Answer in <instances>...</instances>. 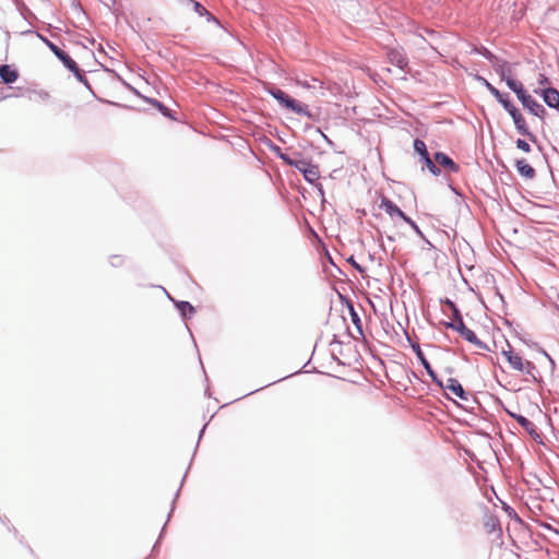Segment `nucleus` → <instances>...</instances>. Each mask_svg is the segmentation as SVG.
Instances as JSON below:
<instances>
[{
  "instance_id": "obj_30",
  "label": "nucleus",
  "mask_w": 559,
  "mask_h": 559,
  "mask_svg": "<svg viewBox=\"0 0 559 559\" xmlns=\"http://www.w3.org/2000/svg\"><path fill=\"white\" fill-rule=\"evenodd\" d=\"M350 262H352V264L354 265V267H355L356 270H358L359 272H364V270L360 267V265H359V264H357V263L353 260V258L350 259Z\"/></svg>"
},
{
  "instance_id": "obj_4",
  "label": "nucleus",
  "mask_w": 559,
  "mask_h": 559,
  "mask_svg": "<svg viewBox=\"0 0 559 559\" xmlns=\"http://www.w3.org/2000/svg\"><path fill=\"white\" fill-rule=\"evenodd\" d=\"M275 152L278 157L282 158L286 164L294 166L302 175H314L313 170L309 168V163L301 158L299 153H283L280 147H275Z\"/></svg>"
},
{
  "instance_id": "obj_31",
  "label": "nucleus",
  "mask_w": 559,
  "mask_h": 559,
  "mask_svg": "<svg viewBox=\"0 0 559 559\" xmlns=\"http://www.w3.org/2000/svg\"><path fill=\"white\" fill-rule=\"evenodd\" d=\"M155 104H157V106L159 107L160 110H164L166 109L164 105L159 104L158 102L155 100Z\"/></svg>"
},
{
  "instance_id": "obj_29",
  "label": "nucleus",
  "mask_w": 559,
  "mask_h": 559,
  "mask_svg": "<svg viewBox=\"0 0 559 559\" xmlns=\"http://www.w3.org/2000/svg\"><path fill=\"white\" fill-rule=\"evenodd\" d=\"M305 178H306L310 183H312V185H316V186H317V185H318V183H317V180H318L320 177H309V176H306Z\"/></svg>"
},
{
  "instance_id": "obj_15",
  "label": "nucleus",
  "mask_w": 559,
  "mask_h": 559,
  "mask_svg": "<svg viewBox=\"0 0 559 559\" xmlns=\"http://www.w3.org/2000/svg\"><path fill=\"white\" fill-rule=\"evenodd\" d=\"M518 424L535 440H539L540 436L537 432L535 425L522 415L511 414Z\"/></svg>"
},
{
  "instance_id": "obj_20",
  "label": "nucleus",
  "mask_w": 559,
  "mask_h": 559,
  "mask_svg": "<svg viewBox=\"0 0 559 559\" xmlns=\"http://www.w3.org/2000/svg\"><path fill=\"white\" fill-rule=\"evenodd\" d=\"M298 85L305 87V88H314L316 87V84L318 83L320 86L322 85V83L312 78L310 81H301V80H297L296 81Z\"/></svg>"
},
{
  "instance_id": "obj_12",
  "label": "nucleus",
  "mask_w": 559,
  "mask_h": 559,
  "mask_svg": "<svg viewBox=\"0 0 559 559\" xmlns=\"http://www.w3.org/2000/svg\"><path fill=\"white\" fill-rule=\"evenodd\" d=\"M484 85L487 87L489 93L501 104L503 109L508 111L513 103L510 100L508 94L501 93L498 88H496L492 84H490L486 79H481Z\"/></svg>"
},
{
  "instance_id": "obj_14",
  "label": "nucleus",
  "mask_w": 559,
  "mask_h": 559,
  "mask_svg": "<svg viewBox=\"0 0 559 559\" xmlns=\"http://www.w3.org/2000/svg\"><path fill=\"white\" fill-rule=\"evenodd\" d=\"M388 59L390 63L396 66L399 69L405 71L408 66V60L401 49H390L388 51Z\"/></svg>"
},
{
  "instance_id": "obj_25",
  "label": "nucleus",
  "mask_w": 559,
  "mask_h": 559,
  "mask_svg": "<svg viewBox=\"0 0 559 559\" xmlns=\"http://www.w3.org/2000/svg\"><path fill=\"white\" fill-rule=\"evenodd\" d=\"M491 63V66L493 67V69H498L500 66L503 67V63L506 62L504 60H501L500 58H498L496 55H495V60H490L489 61Z\"/></svg>"
},
{
  "instance_id": "obj_8",
  "label": "nucleus",
  "mask_w": 559,
  "mask_h": 559,
  "mask_svg": "<svg viewBox=\"0 0 559 559\" xmlns=\"http://www.w3.org/2000/svg\"><path fill=\"white\" fill-rule=\"evenodd\" d=\"M411 347L414 350V353L416 354V356L419 359L420 364L426 369V371L429 374V377L431 378V380L435 383H437L438 385H442V380H440L438 378V376L436 374V372L432 370V368H431L430 364L428 362V360L426 359V357H425V355H424L419 344L418 343H412Z\"/></svg>"
},
{
  "instance_id": "obj_9",
  "label": "nucleus",
  "mask_w": 559,
  "mask_h": 559,
  "mask_svg": "<svg viewBox=\"0 0 559 559\" xmlns=\"http://www.w3.org/2000/svg\"><path fill=\"white\" fill-rule=\"evenodd\" d=\"M432 162L436 163L437 168H439V166L443 167L444 170L449 173L460 171L459 165L451 157H449L447 154L442 152H437L433 156Z\"/></svg>"
},
{
  "instance_id": "obj_27",
  "label": "nucleus",
  "mask_w": 559,
  "mask_h": 559,
  "mask_svg": "<svg viewBox=\"0 0 559 559\" xmlns=\"http://www.w3.org/2000/svg\"><path fill=\"white\" fill-rule=\"evenodd\" d=\"M110 263L112 266H119L122 263V258L120 255H114L110 259Z\"/></svg>"
},
{
  "instance_id": "obj_2",
  "label": "nucleus",
  "mask_w": 559,
  "mask_h": 559,
  "mask_svg": "<svg viewBox=\"0 0 559 559\" xmlns=\"http://www.w3.org/2000/svg\"><path fill=\"white\" fill-rule=\"evenodd\" d=\"M45 43L49 47V49L53 52V55L63 63V66L71 71L75 78L83 83L88 90L91 88V85L84 75L83 71L79 68L76 62L62 49H60L57 45L49 41L48 39H45Z\"/></svg>"
},
{
  "instance_id": "obj_26",
  "label": "nucleus",
  "mask_w": 559,
  "mask_h": 559,
  "mask_svg": "<svg viewBox=\"0 0 559 559\" xmlns=\"http://www.w3.org/2000/svg\"><path fill=\"white\" fill-rule=\"evenodd\" d=\"M194 10L195 12H198L200 15H203V14H207V10L199 2H194Z\"/></svg>"
},
{
  "instance_id": "obj_3",
  "label": "nucleus",
  "mask_w": 559,
  "mask_h": 559,
  "mask_svg": "<svg viewBox=\"0 0 559 559\" xmlns=\"http://www.w3.org/2000/svg\"><path fill=\"white\" fill-rule=\"evenodd\" d=\"M282 106L292 110L293 112L306 117H311L310 110L307 105L297 102L296 99L288 96L285 92L280 88L271 87L266 90Z\"/></svg>"
},
{
  "instance_id": "obj_23",
  "label": "nucleus",
  "mask_w": 559,
  "mask_h": 559,
  "mask_svg": "<svg viewBox=\"0 0 559 559\" xmlns=\"http://www.w3.org/2000/svg\"><path fill=\"white\" fill-rule=\"evenodd\" d=\"M516 146H518L520 150L524 151V152H530V150H531L530 144H528L525 140H521V139H519V140L516 141Z\"/></svg>"
},
{
  "instance_id": "obj_21",
  "label": "nucleus",
  "mask_w": 559,
  "mask_h": 559,
  "mask_svg": "<svg viewBox=\"0 0 559 559\" xmlns=\"http://www.w3.org/2000/svg\"><path fill=\"white\" fill-rule=\"evenodd\" d=\"M519 171L521 175H534V168L524 162L518 163Z\"/></svg>"
},
{
  "instance_id": "obj_13",
  "label": "nucleus",
  "mask_w": 559,
  "mask_h": 559,
  "mask_svg": "<svg viewBox=\"0 0 559 559\" xmlns=\"http://www.w3.org/2000/svg\"><path fill=\"white\" fill-rule=\"evenodd\" d=\"M536 94H540L544 98V102L551 108L559 107V92L552 87H546L542 91L535 90Z\"/></svg>"
},
{
  "instance_id": "obj_19",
  "label": "nucleus",
  "mask_w": 559,
  "mask_h": 559,
  "mask_svg": "<svg viewBox=\"0 0 559 559\" xmlns=\"http://www.w3.org/2000/svg\"><path fill=\"white\" fill-rule=\"evenodd\" d=\"M176 307L183 317H186L188 313H194V308L188 301H179L176 304Z\"/></svg>"
},
{
  "instance_id": "obj_11",
  "label": "nucleus",
  "mask_w": 559,
  "mask_h": 559,
  "mask_svg": "<svg viewBox=\"0 0 559 559\" xmlns=\"http://www.w3.org/2000/svg\"><path fill=\"white\" fill-rule=\"evenodd\" d=\"M507 112L512 117L515 128L520 134H531L523 115L514 105H512V107Z\"/></svg>"
},
{
  "instance_id": "obj_10",
  "label": "nucleus",
  "mask_w": 559,
  "mask_h": 559,
  "mask_svg": "<svg viewBox=\"0 0 559 559\" xmlns=\"http://www.w3.org/2000/svg\"><path fill=\"white\" fill-rule=\"evenodd\" d=\"M439 386L450 391L462 401H468V394L464 391L462 384L456 379L448 378L445 382L442 381V385Z\"/></svg>"
},
{
  "instance_id": "obj_16",
  "label": "nucleus",
  "mask_w": 559,
  "mask_h": 559,
  "mask_svg": "<svg viewBox=\"0 0 559 559\" xmlns=\"http://www.w3.org/2000/svg\"><path fill=\"white\" fill-rule=\"evenodd\" d=\"M19 78L17 70L9 64H2L0 66V79L2 83L4 84H12L14 83Z\"/></svg>"
},
{
  "instance_id": "obj_17",
  "label": "nucleus",
  "mask_w": 559,
  "mask_h": 559,
  "mask_svg": "<svg viewBox=\"0 0 559 559\" xmlns=\"http://www.w3.org/2000/svg\"><path fill=\"white\" fill-rule=\"evenodd\" d=\"M380 207L383 209L390 216L396 215L402 219L406 216L405 213L388 198H382Z\"/></svg>"
},
{
  "instance_id": "obj_22",
  "label": "nucleus",
  "mask_w": 559,
  "mask_h": 559,
  "mask_svg": "<svg viewBox=\"0 0 559 559\" xmlns=\"http://www.w3.org/2000/svg\"><path fill=\"white\" fill-rule=\"evenodd\" d=\"M403 219L416 231V234H418L419 236H423L419 227L412 218H409L408 216H405Z\"/></svg>"
},
{
  "instance_id": "obj_5",
  "label": "nucleus",
  "mask_w": 559,
  "mask_h": 559,
  "mask_svg": "<svg viewBox=\"0 0 559 559\" xmlns=\"http://www.w3.org/2000/svg\"><path fill=\"white\" fill-rule=\"evenodd\" d=\"M502 354L514 370H518V371H521V372H524L527 374L532 373V371L534 369V365L531 361L523 360L521 356L513 353V350H511V349L503 350Z\"/></svg>"
},
{
  "instance_id": "obj_24",
  "label": "nucleus",
  "mask_w": 559,
  "mask_h": 559,
  "mask_svg": "<svg viewBox=\"0 0 559 559\" xmlns=\"http://www.w3.org/2000/svg\"><path fill=\"white\" fill-rule=\"evenodd\" d=\"M479 53L483 55L488 61L495 60V55L487 48H483L481 50H479Z\"/></svg>"
},
{
  "instance_id": "obj_7",
  "label": "nucleus",
  "mask_w": 559,
  "mask_h": 559,
  "mask_svg": "<svg viewBox=\"0 0 559 559\" xmlns=\"http://www.w3.org/2000/svg\"><path fill=\"white\" fill-rule=\"evenodd\" d=\"M450 328L456 330L461 334V336L464 337L467 342L473 343L480 348L486 347L485 344L477 338L476 334L464 324L461 317H459L456 321L451 323Z\"/></svg>"
},
{
  "instance_id": "obj_18",
  "label": "nucleus",
  "mask_w": 559,
  "mask_h": 559,
  "mask_svg": "<svg viewBox=\"0 0 559 559\" xmlns=\"http://www.w3.org/2000/svg\"><path fill=\"white\" fill-rule=\"evenodd\" d=\"M499 76L501 78L502 81L506 82V84L508 85V82L510 81H515L512 76H511V67L510 64L506 61L503 63V67H499L498 69L495 70Z\"/></svg>"
},
{
  "instance_id": "obj_6",
  "label": "nucleus",
  "mask_w": 559,
  "mask_h": 559,
  "mask_svg": "<svg viewBox=\"0 0 559 559\" xmlns=\"http://www.w3.org/2000/svg\"><path fill=\"white\" fill-rule=\"evenodd\" d=\"M414 150L420 156V160L427 166L428 170L432 175L440 174V168H437L436 163L430 158L426 143L423 140L416 139L414 141Z\"/></svg>"
},
{
  "instance_id": "obj_1",
  "label": "nucleus",
  "mask_w": 559,
  "mask_h": 559,
  "mask_svg": "<svg viewBox=\"0 0 559 559\" xmlns=\"http://www.w3.org/2000/svg\"><path fill=\"white\" fill-rule=\"evenodd\" d=\"M508 87L516 94V97L532 115L544 118L546 109L542 104L534 99L523 87V84L518 81L508 82Z\"/></svg>"
},
{
  "instance_id": "obj_28",
  "label": "nucleus",
  "mask_w": 559,
  "mask_h": 559,
  "mask_svg": "<svg viewBox=\"0 0 559 559\" xmlns=\"http://www.w3.org/2000/svg\"><path fill=\"white\" fill-rule=\"evenodd\" d=\"M538 83H539L540 85L548 84V78H547L545 74H539Z\"/></svg>"
}]
</instances>
